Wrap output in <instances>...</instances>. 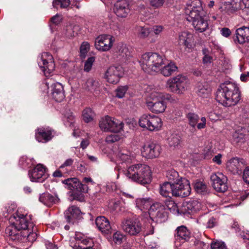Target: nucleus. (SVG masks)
<instances>
[{"label":"nucleus","mask_w":249,"mask_h":249,"mask_svg":"<svg viewBox=\"0 0 249 249\" xmlns=\"http://www.w3.org/2000/svg\"><path fill=\"white\" fill-rule=\"evenodd\" d=\"M201 203L196 200L184 202L180 209V213L183 215L193 214L201 209Z\"/></svg>","instance_id":"nucleus-19"},{"label":"nucleus","mask_w":249,"mask_h":249,"mask_svg":"<svg viewBox=\"0 0 249 249\" xmlns=\"http://www.w3.org/2000/svg\"><path fill=\"white\" fill-rule=\"evenodd\" d=\"M22 233L13 222L5 229V234L13 241L21 240Z\"/></svg>","instance_id":"nucleus-30"},{"label":"nucleus","mask_w":249,"mask_h":249,"mask_svg":"<svg viewBox=\"0 0 249 249\" xmlns=\"http://www.w3.org/2000/svg\"><path fill=\"white\" fill-rule=\"evenodd\" d=\"M77 27L71 24L68 25L66 27V35L68 37L74 36L77 34Z\"/></svg>","instance_id":"nucleus-48"},{"label":"nucleus","mask_w":249,"mask_h":249,"mask_svg":"<svg viewBox=\"0 0 249 249\" xmlns=\"http://www.w3.org/2000/svg\"><path fill=\"white\" fill-rule=\"evenodd\" d=\"M31 219L30 216L24 215L18 213H14L10 218V222H13L20 231H22V232L29 229L34 228V225L30 221Z\"/></svg>","instance_id":"nucleus-9"},{"label":"nucleus","mask_w":249,"mask_h":249,"mask_svg":"<svg viewBox=\"0 0 249 249\" xmlns=\"http://www.w3.org/2000/svg\"><path fill=\"white\" fill-rule=\"evenodd\" d=\"M125 236L121 231H117L113 234L112 239L116 244H121Z\"/></svg>","instance_id":"nucleus-53"},{"label":"nucleus","mask_w":249,"mask_h":249,"mask_svg":"<svg viewBox=\"0 0 249 249\" xmlns=\"http://www.w3.org/2000/svg\"><path fill=\"white\" fill-rule=\"evenodd\" d=\"M186 18L188 21L191 22L195 30L200 33L205 31L208 27V23L206 19V15L202 16L198 15L192 19H189V18Z\"/></svg>","instance_id":"nucleus-23"},{"label":"nucleus","mask_w":249,"mask_h":249,"mask_svg":"<svg viewBox=\"0 0 249 249\" xmlns=\"http://www.w3.org/2000/svg\"><path fill=\"white\" fill-rule=\"evenodd\" d=\"M168 142L170 147L178 146L180 143V137L176 133L172 134L170 137L168 138Z\"/></svg>","instance_id":"nucleus-45"},{"label":"nucleus","mask_w":249,"mask_h":249,"mask_svg":"<svg viewBox=\"0 0 249 249\" xmlns=\"http://www.w3.org/2000/svg\"><path fill=\"white\" fill-rule=\"evenodd\" d=\"M93 116L94 112L90 108L87 107L83 111V119L85 123L91 122L93 119Z\"/></svg>","instance_id":"nucleus-44"},{"label":"nucleus","mask_w":249,"mask_h":249,"mask_svg":"<svg viewBox=\"0 0 249 249\" xmlns=\"http://www.w3.org/2000/svg\"><path fill=\"white\" fill-rule=\"evenodd\" d=\"M127 90L126 87H120L116 89V97L122 98H123Z\"/></svg>","instance_id":"nucleus-56"},{"label":"nucleus","mask_w":249,"mask_h":249,"mask_svg":"<svg viewBox=\"0 0 249 249\" xmlns=\"http://www.w3.org/2000/svg\"><path fill=\"white\" fill-rule=\"evenodd\" d=\"M39 201L48 206L53 205L56 200L55 198L49 193H43L40 196Z\"/></svg>","instance_id":"nucleus-38"},{"label":"nucleus","mask_w":249,"mask_h":249,"mask_svg":"<svg viewBox=\"0 0 249 249\" xmlns=\"http://www.w3.org/2000/svg\"><path fill=\"white\" fill-rule=\"evenodd\" d=\"M52 97L55 101L60 102L65 99L64 87L61 84L54 83L52 85Z\"/></svg>","instance_id":"nucleus-26"},{"label":"nucleus","mask_w":249,"mask_h":249,"mask_svg":"<svg viewBox=\"0 0 249 249\" xmlns=\"http://www.w3.org/2000/svg\"><path fill=\"white\" fill-rule=\"evenodd\" d=\"M125 176L132 180L141 184H148L151 181V172L148 166L143 164L133 165L128 168Z\"/></svg>","instance_id":"nucleus-2"},{"label":"nucleus","mask_w":249,"mask_h":249,"mask_svg":"<svg viewBox=\"0 0 249 249\" xmlns=\"http://www.w3.org/2000/svg\"><path fill=\"white\" fill-rule=\"evenodd\" d=\"M211 249H226L225 243L221 241L213 242L211 244Z\"/></svg>","instance_id":"nucleus-55"},{"label":"nucleus","mask_w":249,"mask_h":249,"mask_svg":"<svg viewBox=\"0 0 249 249\" xmlns=\"http://www.w3.org/2000/svg\"><path fill=\"white\" fill-rule=\"evenodd\" d=\"M95 223L99 230L105 234L111 233V228L108 220L105 216H101L96 218Z\"/></svg>","instance_id":"nucleus-28"},{"label":"nucleus","mask_w":249,"mask_h":249,"mask_svg":"<svg viewBox=\"0 0 249 249\" xmlns=\"http://www.w3.org/2000/svg\"><path fill=\"white\" fill-rule=\"evenodd\" d=\"M166 178L168 181L167 182L173 183L180 181L184 178L179 177L178 173L174 169L169 170L166 173Z\"/></svg>","instance_id":"nucleus-39"},{"label":"nucleus","mask_w":249,"mask_h":249,"mask_svg":"<svg viewBox=\"0 0 249 249\" xmlns=\"http://www.w3.org/2000/svg\"><path fill=\"white\" fill-rule=\"evenodd\" d=\"M151 101L146 102V106L149 110L155 113L163 112L166 108V105L162 100L161 94L158 92H153L150 95Z\"/></svg>","instance_id":"nucleus-7"},{"label":"nucleus","mask_w":249,"mask_h":249,"mask_svg":"<svg viewBox=\"0 0 249 249\" xmlns=\"http://www.w3.org/2000/svg\"><path fill=\"white\" fill-rule=\"evenodd\" d=\"M188 79L186 76L178 75L169 79L167 82V88L171 92L177 94H182L187 86Z\"/></svg>","instance_id":"nucleus-4"},{"label":"nucleus","mask_w":249,"mask_h":249,"mask_svg":"<svg viewBox=\"0 0 249 249\" xmlns=\"http://www.w3.org/2000/svg\"><path fill=\"white\" fill-rule=\"evenodd\" d=\"M82 246H84V248H92L93 246V242L91 239H88L85 238L84 239H82V242H81Z\"/></svg>","instance_id":"nucleus-59"},{"label":"nucleus","mask_w":249,"mask_h":249,"mask_svg":"<svg viewBox=\"0 0 249 249\" xmlns=\"http://www.w3.org/2000/svg\"><path fill=\"white\" fill-rule=\"evenodd\" d=\"M123 73L124 70L122 66L113 65L107 70L104 77L107 82L116 84L119 82Z\"/></svg>","instance_id":"nucleus-13"},{"label":"nucleus","mask_w":249,"mask_h":249,"mask_svg":"<svg viewBox=\"0 0 249 249\" xmlns=\"http://www.w3.org/2000/svg\"><path fill=\"white\" fill-rule=\"evenodd\" d=\"M244 0H231V2H225L219 8L221 11H225L229 13H233L239 9L244 10Z\"/></svg>","instance_id":"nucleus-25"},{"label":"nucleus","mask_w":249,"mask_h":249,"mask_svg":"<svg viewBox=\"0 0 249 249\" xmlns=\"http://www.w3.org/2000/svg\"><path fill=\"white\" fill-rule=\"evenodd\" d=\"M113 11L120 18H125L130 12L129 4L125 0H120L114 4Z\"/></svg>","instance_id":"nucleus-24"},{"label":"nucleus","mask_w":249,"mask_h":249,"mask_svg":"<svg viewBox=\"0 0 249 249\" xmlns=\"http://www.w3.org/2000/svg\"><path fill=\"white\" fill-rule=\"evenodd\" d=\"M176 232L175 235L177 240H182L186 241L190 238V232L184 226L178 227Z\"/></svg>","instance_id":"nucleus-33"},{"label":"nucleus","mask_w":249,"mask_h":249,"mask_svg":"<svg viewBox=\"0 0 249 249\" xmlns=\"http://www.w3.org/2000/svg\"><path fill=\"white\" fill-rule=\"evenodd\" d=\"M114 41V37L111 35H102L96 38L95 46L99 51H107L111 48Z\"/></svg>","instance_id":"nucleus-15"},{"label":"nucleus","mask_w":249,"mask_h":249,"mask_svg":"<svg viewBox=\"0 0 249 249\" xmlns=\"http://www.w3.org/2000/svg\"><path fill=\"white\" fill-rule=\"evenodd\" d=\"M116 55L121 62H126L130 58L128 49L123 45H119L116 51Z\"/></svg>","instance_id":"nucleus-31"},{"label":"nucleus","mask_w":249,"mask_h":249,"mask_svg":"<svg viewBox=\"0 0 249 249\" xmlns=\"http://www.w3.org/2000/svg\"><path fill=\"white\" fill-rule=\"evenodd\" d=\"M160 145L155 143H146L142 147V156L147 159H153L158 157L161 151Z\"/></svg>","instance_id":"nucleus-17"},{"label":"nucleus","mask_w":249,"mask_h":249,"mask_svg":"<svg viewBox=\"0 0 249 249\" xmlns=\"http://www.w3.org/2000/svg\"><path fill=\"white\" fill-rule=\"evenodd\" d=\"M82 213L80 209L74 205L70 206L65 212V217L69 223H74L82 218Z\"/></svg>","instance_id":"nucleus-22"},{"label":"nucleus","mask_w":249,"mask_h":249,"mask_svg":"<svg viewBox=\"0 0 249 249\" xmlns=\"http://www.w3.org/2000/svg\"><path fill=\"white\" fill-rule=\"evenodd\" d=\"M178 67L176 66L175 63L170 62L168 65L165 66L162 69L160 70V72L162 74L165 76H169L171 75L174 72L176 71Z\"/></svg>","instance_id":"nucleus-40"},{"label":"nucleus","mask_w":249,"mask_h":249,"mask_svg":"<svg viewBox=\"0 0 249 249\" xmlns=\"http://www.w3.org/2000/svg\"><path fill=\"white\" fill-rule=\"evenodd\" d=\"M194 188L197 193L201 195H205L209 193L207 184L202 181H196L194 184Z\"/></svg>","instance_id":"nucleus-41"},{"label":"nucleus","mask_w":249,"mask_h":249,"mask_svg":"<svg viewBox=\"0 0 249 249\" xmlns=\"http://www.w3.org/2000/svg\"><path fill=\"white\" fill-rule=\"evenodd\" d=\"M212 185L214 189L218 192H225L228 189L227 178L221 173H213L210 177Z\"/></svg>","instance_id":"nucleus-14"},{"label":"nucleus","mask_w":249,"mask_h":249,"mask_svg":"<svg viewBox=\"0 0 249 249\" xmlns=\"http://www.w3.org/2000/svg\"><path fill=\"white\" fill-rule=\"evenodd\" d=\"M86 84L88 90L91 91L96 90L100 85L99 81L93 77L89 78L87 80Z\"/></svg>","instance_id":"nucleus-43"},{"label":"nucleus","mask_w":249,"mask_h":249,"mask_svg":"<svg viewBox=\"0 0 249 249\" xmlns=\"http://www.w3.org/2000/svg\"><path fill=\"white\" fill-rule=\"evenodd\" d=\"M217 224V221L216 219L212 217L208 221L207 224V227L208 228H212Z\"/></svg>","instance_id":"nucleus-61"},{"label":"nucleus","mask_w":249,"mask_h":249,"mask_svg":"<svg viewBox=\"0 0 249 249\" xmlns=\"http://www.w3.org/2000/svg\"><path fill=\"white\" fill-rule=\"evenodd\" d=\"M122 230L132 236H136L142 231V224L140 221L131 218L123 220L121 223Z\"/></svg>","instance_id":"nucleus-12"},{"label":"nucleus","mask_w":249,"mask_h":249,"mask_svg":"<svg viewBox=\"0 0 249 249\" xmlns=\"http://www.w3.org/2000/svg\"><path fill=\"white\" fill-rule=\"evenodd\" d=\"M48 56L52 58V56L48 53H45L44 54L42 55L40 60L38 61V65L42 71H43L45 74H50L54 69V64L53 62L51 61L48 62L44 57Z\"/></svg>","instance_id":"nucleus-27"},{"label":"nucleus","mask_w":249,"mask_h":249,"mask_svg":"<svg viewBox=\"0 0 249 249\" xmlns=\"http://www.w3.org/2000/svg\"><path fill=\"white\" fill-rule=\"evenodd\" d=\"M243 178L246 183L249 184V166L246 167L244 170Z\"/></svg>","instance_id":"nucleus-62"},{"label":"nucleus","mask_w":249,"mask_h":249,"mask_svg":"<svg viewBox=\"0 0 249 249\" xmlns=\"http://www.w3.org/2000/svg\"><path fill=\"white\" fill-rule=\"evenodd\" d=\"M99 126L104 131L117 133L122 130L124 124L114 118L106 116L101 119L99 122Z\"/></svg>","instance_id":"nucleus-6"},{"label":"nucleus","mask_w":249,"mask_h":249,"mask_svg":"<svg viewBox=\"0 0 249 249\" xmlns=\"http://www.w3.org/2000/svg\"><path fill=\"white\" fill-rule=\"evenodd\" d=\"M67 187L73 191L88 193L89 187L86 184H83L76 178H69L62 181Z\"/></svg>","instance_id":"nucleus-18"},{"label":"nucleus","mask_w":249,"mask_h":249,"mask_svg":"<svg viewBox=\"0 0 249 249\" xmlns=\"http://www.w3.org/2000/svg\"><path fill=\"white\" fill-rule=\"evenodd\" d=\"M140 126L150 131L158 130L162 126L160 118L149 114H143L139 119Z\"/></svg>","instance_id":"nucleus-5"},{"label":"nucleus","mask_w":249,"mask_h":249,"mask_svg":"<svg viewBox=\"0 0 249 249\" xmlns=\"http://www.w3.org/2000/svg\"><path fill=\"white\" fill-rule=\"evenodd\" d=\"M246 141V136L242 133H235L233 136V142L237 144H241Z\"/></svg>","instance_id":"nucleus-49"},{"label":"nucleus","mask_w":249,"mask_h":249,"mask_svg":"<svg viewBox=\"0 0 249 249\" xmlns=\"http://www.w3.org/2000/svg\"><path fill=\"white\" fill-rule=\"evenodd\" d=\"M138 35L140 38H145L149 36H151L152 33L149 31V28L144 27H140L138 30Z\"/></svg>","instance_id":"nucleus-47"},{"label":"nucleus","mask_w":249,"mask_h":249,"mask_svg":"<svg viewBox=\"0 0 249 249\" xmlns=\"http://www.w3.org/2000/svg\"><path fill=\"white\" fill-rule=\"evenodd\" d=\"M246 165V161L243 159L235 157L227 161L226 168L234 175L241 174Z\"/></svg>","instance_id":"nucleus-16"},{"label":"nucleus","mask_w":249,"mask_h":249,"mask_svg":"<svg viewBox=\"0 0 249 249\" xmlns=\"http://www.w3.org/2000/svg\"><path fill=\"white\" fill-rule=\"evenodd\" d=\"M241 98V94L237 85L226 81L221 83L215 93L216 101L225 107L236 105Z\"/></svg>","instance_id":"nucleus-1"},{"label":"nucleus","mask_w":249,"mask_h":249,"mask_svg":"<svg viewBox=\"0 0 249 249\" xmlns=\"http://www.w3.org/2000/svg\"><path fill=\"white\" fill-rule=\"evenodd\" d=\"M165 204L171 212L174 213H179L180 210L178 208L177 204L172 199L168 197L164 201Z\"/></svg>","instance_id":"nucleus-42"},{"label":"nucleus","mask_w":249,"mask_h":249,"mask_svg":"<svg viewBox=\"0 0 249 249\" xmlns=\"http://www.w3.org/2000/svg\"><path fill=\"white\" fill-rule=\"evenodd\" d=\"M37 234L34 231L33 228L28 229L26 231L22 233V237H26L28 240L31 242H33L37 238Z\"/></svg>","instance_id":"nucleus-46"},{"label":"nucleus","mask_w":249,"mask_h":249,"mask_svg":"<svg viewBox=\"0 0 249 249\" xmlns=\"http://www.w3.org/2000/svg\"><path fill=\"white\" fill-rule=\"evenodd\" d=\"M171 183L165 181L160 185L159 193L163 197L171 198L172 196V188Z\"/></svg>","instance_id":"nucleus-34"},{"label":"nucleus","mask_w":249,"mask_h":249,"mask_svg":"<svg viewBox=\"0 0 249 249\" xmlns=\"http://www.w3.org/2000/svg\"><path fill=\"white\" fill-rule=\"evenodd\" d=\"M94 61V57L92 56L89 57L85 63L84 71L87 72L91 70Z\"/></svg>","instance_id":"nucleus-54"},{"label":"nucleus","mask_w":249,"mask_h":249,"mask_svg":"<svg viewBox=\"0 0 249 249\" xmlns=\"http://www.w3.org/2000/svg\"><path fill=\"white\" fill-rule=\"evenodd\" d=\"M83 192L74 191L71 194V196L73 200H76L80 202H82L84 200V196L83 195Z\"/></svg>","instance_id":"nucleus-57"},{"label":"nucleus","mask_w":249,"mask_h":249,"mask_svg":"<svg viewBox=\"0 0 249 249\" xmlns=\"http://www.w3.org/2000/svg\"><path fill=\"white\" fill-rule=\"evenodd\" d=\"M136 207L141 210H147L152 205V202L150 197L138 198L135 200Z\"/></svg>","instance_id":"nucleus-35"},{"label":"nucleus","mask_w":249,"mask_h":249,"mask_svg":"<svg viewBox=\"0 0 249 249\" xmlns=\"http://www.w3.org/2000/svg\"><path fill=\"white\" fill-rule=\"evenodd\" d=\"M187 118L189 120L190 125L195 128L199 119L198 115L195 113H189L187 114Z\"/></svg>","instance_id":"nucleus-52"},{"label":"nucleus","mask_w":249,"mask_h":249,"mask_svg":"<svg viewBox=\"0 0 249 249\" xmlns=\"http://www.w3.org/2000/svg\"><path fill=\"white\" fill-rule=\"evenodd\" d=\"M164 1L165 0H150V3L151 6L158 8L161 6Z\"/></svg>","instance_id":"nucleus-60"},{"label":"nucleus","mask_w":249,"mask_h":249,"mask_svg":"<svg viewBox=\"0 0 249 249\" xmlns=\"http://www.w3.org/2000/svg\"><path fill=\"white\" fill-rule=\"evenodd\" d=\"M193 35L187 32H181L178 36V44L184 46L186 48L191 49L192 47Z\"/></svg>","instance_id":"nucleus-32"},{"label":"nucleus","mask_w":249,"mask_h":249,"mask_svg":"<svg viewBox=\"0 0 249 249\" xmlns=\"http://www.w3.org/2000/svg\"><path fill=\"white\" fill-rule=\"evenodd\" d=\"M235 42L243 44L249 41V27L243 26L236 31V37L234 38Z\"/></svg>","instance_id":"nucleus-29"},{"label":"nucleus","mask_w":249,"mask_h":249,"mask_svg":"<svg viewBox=\"0 0 249 249\" xmlns=\"http://www.w3.org/2000/svg\"><path fill=\"white\" fill-rule=\"evenodd\" d=\"M149 214L150 218L156 223H162L167 218L165 206L160 203H156L151 206L149 210Z\"/></svg>","instance_id":"nucleus-10"},{"label":"nucleus","mask_w":249,"mask_h":249,"mask_svg":"<svg viewBox=\"0 0 249 249\" xmlns=\"http://www.w3.org/2000/svg\"><path fill=\"white\" fill-rule=\"evenodd\" d=\"M53 130L49 127H40L35 131V138L39 142L46 143L53 137Z\"/></svg>","instance_id":"nucleus-21"},{"label":"nucleus","mask_w":249,"mask_h":249,"mask_svg":"<svg viewBox=\"0 0 249 249\" xmlns=\"http://www.w3.org/2000/svg\"><path fill=\"white\" fill-rule=\"evenodd\" d=\"M196 89L197 95L203 98L207 97L210 93L209 85L206 82L199 83Z\"/></svg>","instance_id":"nucleus-36"},{"label":"nucleus","mask_w":249,"mask_h":249,"mask_svg":"<svg viewBox=\"0 0 249 249\" xmlns=\"http://www.w3.org/2000/svg\"><path fill=\"white\" fill-rule=\"evenodd\" d=\"M89 44L87 42H84L81 45L80 48V56L82 59L86 57L87 53L89 50Z\"/></svg>","instance_id":"nucleus-50"},{"label":"nucleus","mask_w":249,"mask_h":249,"mask_svg":"<svg viewBox=\"0 0 249 249\" xmlns=\"http://www.w3.org/2000/svg\"><path fill=\"white\" fill-rule=\"evenodd\" d=\"M46 168L41 164H37L33 169L29 171V176L32 181H43L47 178Z\"/></svg>","instance_id":"nucleus-20"},{"label":"nucleus","mask_w":249,"mask_h":249,"mask_svg":"<svg viewBox=\"0 0 249 249\" xmlns=\"http://www.w3.org/2000/svg\"><path fill=\"white\" fill-rule=\"evenodd\" d=\"M221 35L226 37H228L231 34V30L226 27L223 28L221 29L220 31Z\"/></svg>","instance_id":"nucleus-63"},{"label":"nucleus","mask_w":249,"mask_h":249,"mask_svg":"<svg viewBox=\"0 0 249 249\" xmlns=\"http://www.w3.org/2000/svg\"><path fill=\"white\" fill-rule=\"evenodd\" d=\"M61 20L60 17L58 14H56L51 18V22L55 25L59 24Z\"/></svg>","instance_id":"nucleus-64"},{"label":"nucleus","mask_w":249,"mask_h":249,"mask_svg":"<svg viewBox=\"0 0 249 249\" xmlns=\"http://www.w3.org/2000/svg\"><path fill=\"white\" fill-rule=\"evenodd\" d=\"M120 136L116 134L108 135L106 137V141L107 143H113L120 140Z\"/></svg>","instance_id":"nucleus-58"},{"label":"nucleus","mask_w":249,"mask_h":249,"mask_svg":"<svg viewBox=\"0 0 249 249\" xmlns=\"http://www.w3.org/2000/svg\"><path fill=\"white\" fill-rule=\"evenodd\" d=\"M185 13L186 18H189V19H191L194 18L198 15L200 16L206 15L200 0H191L187 4V7L185 9Z\"/></svg>","instance_id":"nucleus-11"},{"label":"nucleus","mask_w":249,"mask_h":249,"mask_svg":"<svg viewBox=\"0 0 249 249\" xmlns=\"http://www.w3.org/2000/svg\"><path fill=\"white\" fill-rule=\"evenodd\" d=\"M172 196L176 197H185L188 196L191 191L189 181L183 178L180 181L171 183Z\"/></svg>","instance_id":"nucleus-8"},{"label":"nucleus","mask_w":249,"mask_h":249,"mask_svg":"<svg viewBox=\"0 0 249 249\" xmlns=\"http://www.w3.org/2000/svg\"><path fill=\"white\" fill-rule=\"evenodd\" d=\"M71 4L70 0H53V5L54 8H57L58 5H60L61 8H67Z\"/></svg>","instance_id":"nucleus-51"},{"label":"nucleus","mask_w":249,"mask_h":249,"mask_svg":"<svg viewBox=\"0 0 249 249\" xmlns=\"http://www.w3.org/2000/svg\"><path fill=\"white\" fill-rule=\"evenodd\" d=\"M140 62L142 70L147 73L158 71L160 67L164 64L160 55L151 52L143 54Z\"/></svg>","instance_id":"nucleus-3"},{"label":"nucleus","mask_w":249,"mask_h":249,"mask_svg":"<svg viewBox=\"0 0 249 249\" xmlns=\"http://www.w3.org/2000/svg\"><path fill=\"white\" fill-rule=\"evenodd\" d=\"M118 157L123 162H130L132 159L135 157V155L133 152L125 149H123L118 152Z\"/></svg>","instance_id":"nucleus-37"}]
</instances>
